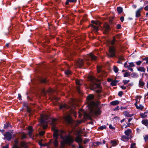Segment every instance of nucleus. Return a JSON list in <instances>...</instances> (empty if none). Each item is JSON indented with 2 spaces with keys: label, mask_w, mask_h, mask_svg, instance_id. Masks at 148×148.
I'll return each mask as SVG.
<instances>
[{
  "label": "nucleus",
  "mask_w": 148,
  "mask_h": 148,
  "mask_svg": "<svg viewBox=\"0 0 148 148\" xmlns=\"http://www.w3.org/2000/svg\"><path fill=\"white\" fill-rule=\"evenodd\" d=\"M88 79L91 80V83L90 84V88L93 90H95V89L97 93L101 92V88L99 84H97L96 81L98 80L95 78L93 76H90L88 77Z\"/></svg>",
  "instance_id": "nucleus-1"
},
{
  "label": "nucleus",
  "mask_w": 148,
  "mask_h": 148,
  "mask_svg": "<svg viewBox=\"0 0 148 148\" xmlns=\"http://www.w3.org/2000/svg\"><path fill=\"white\" fill-rule=\"evenodd\" d=\"M56 120L55 119H53L52 120V130L54 131L53 133V138L55 139V141L53 142L54 146L55 147H57L58 146V143L57 140L58 136L59 135V131L56 128L55 126L56 124Z\"/></svg>",
  "instance_id": "nucleus-2"
},
{
  "label": "nucleus",
  "mask_w": 148,
  "mask_h": 148,
  "mask_svg": "<svg viewBox=\"0 0 148 148\" xmlns=\"http://www.w3.org/2000/svg\"><path fill=\"white\" fill-rule=\"evenodd\" d=\"M59 132V135L61 136V138L64 139V142L66 144L70 145L73 142L74 140L73 137L72 136H71L70 134L67 136L63 137V135L65 134V132L62 130L60 131Z\"/></svg>",
  "instance_id": "nucleus-3"
},
{
  "label": "nucleus",
  "mask_w": 148,
  "mask_h": 148,
  "mask_svg": "<svg viewBox=\"0 0 148 148\" xmlns=\"http://www.w3.org/2000/svg\"><path fill=\"white\" fill-rule=\"evenodd\" d=\"M90 105L92 107L91 112H93L95 115H100L101 112L98 107V104L94 101H92L90 103Z\"/></svg>",
  "instance_id": "nucleus-4"
},
{
  "label": "nucleus",
  "mask_w": 148,
  "mask_h": 148,
  "mask_svg": "<svg viewBox=\"0 0 148 148\" xmlns=\"http://www.w3.org/2000/svg\"><path fill=\"white\" fill-rule=\"evenodd\" d=\"M116 49L114 46H110L109 53H107V56L110 58L114 57L116 55Z\"/></svg>",
  "instance_id": "nucleus-5"
},
{
  "label": "nucleus",
  "mask_w": 148,
  "mask_h": 148,
  "mask_svg": "<svg viewBox=\"0 0 148 148\" xmlns=\"http://www.w3.org/2000/svg\"><path fill=\"white\" fill-rule=\"evenodd\" d=\"M91 22L92 24L90 25V26L93 28L94 30L97 32L99 29L98 27L100 25L101 23L98 21H92Z\"/></svg>",
  "instance_id": "nucleus-6"
},
{
  "label": "nucleus",
  "mask_w": 148,
  "mask_h": 148,
  "mask_svg": "<svg viewBox=\"0 0 148 148\" xmlns=\"http://www.w3.org/2000/svg\"><path fill=\"white\" fill-rule=\"evenodd\" d=\"M50 119L47 115L42 114L41 116L40 119V123L43 124L45 123H47L50 121Z\"/></svg>",
  "instance_id": "nucleus-7"
},
{
  "label": "nucleus",
  "mask_w": 148,
  "mask_h": 148,
  "mask_svg": "<svg viewBox=\"0 0 148 148\" xmlns=\"http://www.w3.org/2000/svg\"><path fill=\"white\" fill-rule=\"evenodd\" d=\"M4 138L8 141L11 140L12 138V134L9 132H6L4 135Z\"/></svg>",
  "instance_id": "nucleus-8"
},
{
  "label": "nucleus",
  "mask_w": 148,
  "mask_h": 148,
  "mask_svg": "<svg viewBox=\"0 0 148 148\" xmlns=\"http://www.w3.org/2000/svg\"><path fill=\"white\" fill-rule=\"evenodd\" d=\"M64 119L69 124H71L74 122L70 115H68L65 116Z\"/></svg>",
  "instance_id": "nucleus-9"
},
{
  "label": "nucleus",
  "mask_w": 148,
  "mask_h": 148,
  "mask_svg": "<svg viewBox=\"0 0 148 148\" xmlns=\"http://www.w3.org/2000/svg\"><path fill=\"white\" fill-rule=\"evenodd\" d=\"M143 9V7H141L136 11L135 12L136 17L138 18L140 16H141V13Z\"/></svg>",
  "instance_id": "nucleus-10"
},
{
  "label": "nucleus",
  "mask_w": 148,
  "mask_h": 148,
  "mask_svg": "<svg viewBox=\"0 0 148 148\" xmlns=\"http://www.w3.org/2000/svg\"><path fill=\"white\" fill-rule=\"evenodd\" d=\"M75 141L78 144H81L82 142V139L80 135L77 136L75 138Z\"/></svg>",
  "instance_id": "nucleus-11"
},
{
  "label": "nucleus",
  "mask_w": 148,
  "mask_h": 148,
  "mask_svg": "<svg viewBox=\"0 0 148 148\" xmlns=\"http://www.w3.org/2000/svg\"><path fill=\"white\" fill-rule=\"evenodd\" d=\"M84 64V62L83 60L79 59L77 61L76 65L78 67L81 68L83 66Z\"/></svg>",
  "instance_id": "nucleus-12"
},
{
  "label": "nucleus",
  "mask_w": 148,
  "mask_h": 148,
  "mask_svg": "<svg viewBox=\"0 0 148 148\" xmlns=\"http://www.w3.org/2000/svg\"><path fill=\"white\" fill-rule=\"evenodd\" d=\"M136 102L135 103L134 105L136 107V108L138 110H142L144 108V106L141 104H139V106H138L137 104V102L138 101V99L136 100Z\"/></svg>",
  "instance_id": "nucleus-13"
},
{
  "label": "nucleus",
  "mask_w": 148,
  "mask_h": 148,
  "mask_svg": "<svg viewBox=\"0 0 148 148\" xmlns=\"http://www.w3.org/2000/svg\"><path fill=\"white\" fill-rule=\"evenodd\" d=\"M132 132V130L130 129H127V130L125 131V134L127 136L131 137V136H130Z\"/></svg>",
  "instance_id": "nucleus-14"
},
{
  "label": "nucleus",
  "mask_w": 148,
  "mask_h": 148,
  "mask_svg": "<svg viewBox=\"0 0 148 148\" xmlns=\"http://www.w3.org/2000/svg\"><path fill=\"white\" fill-rule=\"evenodd\" d=\"M88 56L92 61H95L97 59L96 57L92 53H90Z\"/></svg>",
  "instance_id": "nucleus-15"
},
{
  "label": "nucleus",
  "mask_w": 148,
  "mask_h": 148,
  "mask_svg": "<svg viewBox=\"0 0 148 148\" xmlns=\"http://www.w3.org/2000/svg\"><path fill=\"white\" fill-rule=\"evenodd\" d=\"M14 144L12 147V148H20L18 146V140L17 139H15L14 141Z\"/></svg>",
  "instance_id": "nucleus-16"
},
{
  "label": "nucleus",
  "mask_w": 148,
  "mask_h": 148,
  "mask_svg": "<svg viewBox=\"0 0 148 148\" xmlns=\"http://www.w3.org/2000/svg\"><path fill=\"white\" fill-rule=\"evenodd\" d=\"M118 141L117 140H111L110 141V143L112 146H115L117 145Z\"/></svg>",
  "instance_id": "nucleus-17"
},
{
  "label": "nucleus",
  "mask_w": 148,
  "mask_h": 148,
  "mask_svg": "<svg viewBox=\"0 0 148 148\" xmlns=\"http://www.w3.org/2000/svg\"><path fill=\"white\" fill-rule=\"evenodd\" d=\"M71 108V107L69 106L66 105V104H64L61 105L60 106V108L62 109V108H64L65 109H69Z\"/></svg>",
  "instance_id": "nucleus-18"
},
{
  "label": "nucleus",
  "mask_w": 148,
  "mask_h": 148,
  "mask_svg": "<svg viewBox=\"0 0 148 148\" xmlns=\"http://www.w3.org/2000/svg\"><path fill=\"white\" fill-rule=\"evenodd\" d=\"M148 114V112H145L143 113H141L140 115L141 117L143 118H145L147 116V115Z\"/></svg>",
  "instance_id": "nucleus-19"
},
{
  "label": "nucleus",
  "mask_w": 148,
  "mask_h": 148,
  "mask_svg": "<svg viewBox=\"0 0 148 148\" xmlns=\"http://www.w3.org/2000/svg\"><path fill=\"white\" fill-rule=\"evenodd\" d=\"M142 123L145 126L148 127V120L147 119H144L142 121Z\"/></svg>",
  "instance_id": "nucleus-20"
},
{
  "label": "nucleus",
  "mask_w": 148,
  "mask_h": 148,
  "mask_svg": "<svg viewBox=\"0 0 148 148\" xmlns=\"http://www.w3.org/2000/svg\"><path fill=\"white\" fill-rule=\"evenodd\" d=\"M123 114L125 116L127 117H131L133 116V114H130L127 111H124L123 112Z\"/></svg>",
  "instance_id": "nucleus-21"
},
{
  "label": "nucleus",
  "mask_w": 148,
  "mask_h": 148,
  "mask_svg": "<svg viewBox=\"0 0 148 148\" xmlns=\"http://www.w3.org/2000/svg\"><path fill=\"white\" fill-rule=\"evenodd\" d=\"M104 28L106 32L108 31L110 29L109 26V25L106 23H105L104 24Z\"/></svg>",
  "instance_id": "nucleus-22"
},
{
  "label": "nucleus",
  "mask_w": 148,
  "mask_h": 148,
  "mask_svg": "<svg viewBox=\"0 0 148 148\" xmlns=\"http://www.w3.org/2000/svg\"><path fill=\"white\" fill-rule=\"evenodd\" d=\"M119 101L118 100H115L113 101L110 102V104L112 106H115L119 104Z\"/></svg>",
  "instance_id": "nucleus-23"
},
{
  "label": "nucleus",
  "mask_w": 148,
  "mask_h": 148,
  "mask_svg": "<svg viewBox=\"0 0 148 148\" xmlns=\"http://www.w3.org/2000/svg\"><path fill=\"white\" fill-rule=\"evenodd\" d=\"M121 137L123 141H127L130 138H132V137H130L127 136H123Z\"/></svg>",
  "instance_id": "nucleus-24"
},
{
  "label": "nucleus",
  "mask_w": 148,
  "mask_h": 148,
  "mask_svg": "<svg viewBox=\"0 0 148 148\" xmlns=\"http://www.w3.org/2000/svg\"><path fill=\"white\" fill-rule=\"evenodd\" d=\"M94 98V96L93 95L90 94L88 95L86 98L88 100H90Z\"/></svg>",
  "instance_id": "nucleus-25"
},
{
  "label": "nucleus",
  "mask_w": 148,
  "mask_h": 148,
  "mask_svg": "<svg viewBox=\"0 0 148 148\" xmlns=\"http://www.w3.org/2000/svg\"><path fill=\"white\" fill-rule=\"evenodd\" d=\"M137 70L140 72H145V69L144 67L140 66L137 68Z\"/></svg>",
  "instance_id": "nucleus-26"
},
{
  "label": "nucleus",
  "mask_w": 148,
  "mask_h": 148,
  "mask_svg": "<svg viewBox=\"0 0 148 148\" xmlns=\"http://www.w3.org/2000/svg\"><path fill=\"white\" fill-rule=\"evenodd\" d=\"M119 82V81L114 80L111 82V85L112 86H115Z\"/></svg>",
  "instance_id": "nucleus-27"
},
{
  "label": "nucleus",
  "mask_w": 148,
  "mask_h": 148,
  "mask_svg": "<svg viewBox=\"0 0 148 148\" xmlns=\"http://www.w3.org/2000/svg\"><path fill=\"white\" fill-rule=\"evenodd\" d=\"M20 145L22 147H27L26 143L24 141H21L20 143Z\"/></svg>",
  "instance_id": "nucleus-28"
},
{
  "label": "nucleus",
  "mask_w": 148,
  "mask_h": 148,
  "mask_svg": "<svg viewBox=\"0 0 148 148\" xmlns=\"http://www.w3.org/2000/svg\"><path fill=\"white\" fill-rule=\"evenodd\" d=\"M76 83L77 85H81L82 84V81L81 80H76Z\"/></svg>",
  "instance_id": "nucleus-29"
},
{
  "label": "nucleus",
  "mask_w": 148,
  "mask_h": 148,
  "mask_svg": "<svg viewBox=\"0 0 148 148\" xmlns=\"http://www.w3.org/2000/svg\"><path fill=\"white\" fill-rule=\"evenodd\" d=\"M117 11L119 14H121L123 11V8L121 7H118L117 8Z\"/></svg>",
  "instance_id": "nucleus-30"
},
{
  "label": "nucleus",
  "mask_w": 148,
  "mask_h": 148,
  "mask_svg": "<svg viewBox=\"0 0 148 148\" xmlns=\"http://www.w3.org/2000/svg\"><path fill=\"white\" fill-rule=\"evenodd\" d=\"M131 75L133 78H137L138 77V74L136 73H133L131 74Z\"/></svg>",
  "instance_id": "nucleus-31"
},
{
  "label": "nucleus",
  "mask_w": 148,
  "mask_h": 148,
  "mask_svg": "<svg viewBox=\"0 0 148 148\" xmlns=\"http://www.w3.org/2000/svg\"><path fill=\"white\" fill-rule=\"evenodd\" d=\"M113 70L115 73H117L119 71L118 68L115 66H113Z\"/></svg>",
  "instance_id": "nucleus-32"
},
{
  "label": "nucleus",
  "mask_w": 148,
  "mask_h": 148,
  "mask_svg": "<svg viewBox=\"0 0 148 148\" xmlns=\"http://www.w3.org/2000/svg\"><path fill=\"white\" fill-rule=\"evenodd\" d=\"M145 83L143 81L140 80L139 82V85L140 87H143L145 85Z\"/></svg>",
  "instance_id": "nucleus-33"
},
{
  "label": "nucleus",
  "mask_w": 148,
  "mask_h": 148,
  "mask_svg": "<svg viewBox=\"0 0 148 148\" xmlns=\"http://www.w3.org/2000/svg\"><path fill=\"white\" fill-rule=\"evenodd\" d=\"M128 68H129L131 67H134L135 65L133 62H130L128 63Z\"/></svg>",
  "instance_id": "nucleus-34"
},
{
  "label": "nucleus",
  "mask_w": 148,
  "mask_h": 148,
  "mask_svg": "<svg viewBox=\"0 0 148 148\" xmlns=\"http://www.w3.org/2000/svg\"><path fill=\"white\" fill-rule=\"evenodd\" d=\"M21 139L22 140L23 139L26 138L27 136L26 134L23 133L21 134Z\"/></svg>",
  "instance_id": "nucleus-35"
},
{
  "label": "nucleus",
  "mask_w": 148,
  "mask_h": 148,
  "mask_svg": "<svg viewBox=\"0 0 148 148\" xmlns=\"http://www.w3.org/2000/svg\"><path fill=\"white\" fill-rule=\"evenodd\" d=\"M40 81L42 83H46L47 81L46 79L42 78L40 79Z\"/></svg>",
  "instance_id": "nucleus-36"
},
{
  "label": "nucleus",
  "mask_w": 148,
  "mask_h": 148,
  "mask_svg": "<svg viewBox=\"0 0 148 148\" xmlns=\"http://www.w3.org/2000/svg\"><path fill=\"white\" fill-rule=\"evenodd\" d=\"M32 132H33V130H31V131H29V132H28L29 136V137L30 138H32L33 137V135H32Z\"/></svg>",
  "instance_id": "nucleus-37"
},
{
  "label": "nucleus",
  "mask_w": 148,
  "mask_h": 148,
  "mask_svg": "<svg viewBox=\"0 0 148 148\" xmlns=\"http://www.w3.org/2000/svg\"><path fill=\"white\" fill-rule=\"evenodd\" d=\"M130 73L128 72H125L124 73V77H128L130 76Z\"/></svg>",
  "instance_id": "nucleus-38"
},
{
  "label": "nucleus",
  "mask_w": 148,
  "mask_h": 148,
  "mask_svg": "<svg viewBox=\"0 0 148 148\" xmlns=\"http://www.w3.org/2000/svg\"><path fill=\"white\" fill-rule=\"evenodd\" d=\"M130 80H124L123 81V82L124 83V85H126L129 82H130Z\"/></svg>",
  "instance_id": "nucleus-39"
},
{
  "label": "nucleus",
  "mask_w": 148,
  "mask_h": 148,
  "mask_svg": "<svg viewBox=\"0 0 148 148\" xmlns=\"http://www.w3.org/2000/svg\"><path fill=\"white\" fill-rule=\"evenodd\" d=\"M118 59L119 60H120L121 61H123V60H124V58L123 56H120L118 57Z\"/></svg>",
  "instance_id": "nucleus-40"
},
{
  "label": "nucleus",
  "mask_w": 148,
  "mask_h": 148,
  "mask_svg": "<svg viewBox=\"0 0 148 148\" xmlns=\"http://www.w3.org/2000/svg\"><path fill=\"white\" fill-rule=\"evenodd\" d=\"M116 41V40L115 37L114 36L113 37V39L111 42V44L112 45H114V44L115 42Z\"/></svg>",
  "instance_id": "nucleus-41"
},
{
  "label": "nucleus",
  "mask_w": 148,
  "mask_h": 148,
  "mask_svg": "<svg viewBox=\"0 0 148 148\" xmlns=\"http://www.w3.org/2000/svg\"><path fill=\"white\" fill-rule=\"evenodd\" d=\"M106 125H103L101 126H100L99 127V128L102 130L104 129H106Z\"/></svg>",
  "instance_id": "nucleus-42"
},
{
  "label": "nucleus",
  "mask_w": 148,
  "mask_h": 148,
  "mask_svg": "<svg viewBox=\"0 0 148 148\" xmlns=\"http://www.w3.org/2000/svg\"><path fill=\"white\" fill-rule=\"evenodd\" d=\"M66 144L63 141V142H62L61 143V147L62 148H64L65 147V145Z\"/></svg>",
  "instance_id": "nucleus-43"
},
{
  "label": "nucleus",
  "mask_w": 148,
  "mask_h": 148,
  "mask_svg": "<svg viewBox=\"0 0 148 148\" xmlns=\"http://www.w3.org/2000/svg\"><path fill=\"white\" fill-rule=\"evenodd\" d=\"M89 141V139L88 138H85L83 141V143L84 144H86Z\"/></svg>",
  "instance_id": "nucleus-44"
},
{
  "label": "nucleus",
  "mask_w": 148,
  "mask_h": 148,
  "mask_svg": "<svg viewBox=\"0 0 148 148\" xmlns=\"http://www.w3.org/2000/svg\"><path fill=\"white\" fill-rule=\"evenodd\" d=\"M130 148H136L135 143H133L131 144Z\"/></svg>",
  "instance_id": "nucleus-45"
},
{
  "label": "nucleus",
  "mask_w": 148,
  "mask_h": 148,
  "mask_svg": "<svg viewBox=\"0 0 148 148\" xmlns=\"http://www.w3.org/2000/svg\"><path fill=\"white\" fill-rule=\"evenodd\" d=\"M65 73L66 75H69L71 73V72L69 70H66L65 71Z\"/></svg>",
  "instance_id": "nucleus-46"
},
{
  "label": "nucleus",
  "mask_w": 148,
  "mask_h": 148,
  "mask_svg": "<svg viewBox=\"0 0 148 148\" xmlns=\"http://www.w3.org/2000/svg\"><path fill=\"white\" fill-rule=\"evenodd\" d=\"M142 60H145L146 61V63L147 64H148V58L146 57L145 58H143L142 59Z\"/></svg>",
  "instance_id": "nucleus-47"
},
{
  "label": "nucleus",
  "mask_w": 148,
  "mask_h": 148,
  "mask_svg": "<svg viewBox=\"0 0 148 148\" xmlns=\"http://www.w3.org/2000/svg\"><path fill=\"white\" fill-rule=\"evenodd\" d=\"M9 126V124L8 123H6L4 125V127L5 128H8Z\"/></svg>",
  "instance_id": "nucleus-48"
},
{
  "label": "nucleus",
  "mask_w": 148,
  "mask_h": 148,
  "mask_svg": "<svg viewBox=\"0 0 148 148\" xmlns=\"http://www.w3.org/2000/svg\"><path fill=\"white\" fill-rule=\"evenodd\" d=\"M100 92L97 93L98 94L97 95V99H99L101 98L102 95L100 94Z\"/></svg>",
  "instance_id": "nucleus-49"
},
{
  "label": "nucleus",
  "mask_w": 148,
  "mask_h": 148,
  "mask_svg": "<svg viewBox=\"0 0 148 148\" xmlns=\"http://www.w3.org/2000/svg\"><path fill=\"white\" fill-rule=\"evenodd\" d=\"M144 139L145 141H147L148 140V135H146L145 136Z\"/></svg>",
  "instance_id": "nucleus-50"
},
{
  "label": "nucleus",
  "mask_w": 148,
  "mask_h": 148,
  "mask_svg": "<svg viewBox=\"0 0 148 148\" xmlns=\"http://www.w3.org/2000/svg\"><path fill=\"white\" fill-rule=\"evenodd\" d=\"M45 131H42L39 132V134L40 136H42L45 134Z\"/></svg>",
  "instance_id": "nucleus-51"
},
{
  "label": "nucleus",
  "mask_w": 148,
  "mask_h": 148,
  "mask_svg": "<svg viewBox=\"0 0 148 148\" xmlns=\"http://www.w3.org/2000/svg\"><path fill=\"white\" fill-rule=\"evenodd\" d=\"M142 63V61H139L138 62H136V64L138 65H140Z\"/></svg>",
  "instance_id": "nucleus-52"
},
{
  "label": "nucleus",
  "mask_w": 148,
  "mask_h": 148,
  "mask_svg": "<svg viewBox=\"0 0 148 148\" xmlns=\"http://www.w3.org/2000/svg\"><path fill=\"white\" fill-rule=\"evenodd\" d=\"M121 27V25L118 24L116 25V28L118 29H120Z\"/></svg>",
  "instance_id": "nucleus-53"
},
{
  "label": "nucleus",
  "mask_w": 148,
  "mask_h": 148,
  "mask_svg": "<svg viewBox=\"0 0 148 148\" xmlns=\"http://www.w3.org/2000/svg\"><path fill=\"white\" fill-rule=\"evenodd\" d=\"M124 66L125 67L128 68V64H127V62H125L124 63Z\"/></svg>",
  "instance_id": "nucleus-54"
},
{
  "label": "nucleus",
  "mask_w": 148,
  "mask_h": 148,
  "mask_svg": "<svg viewBox=\"0 0 148 148\" xmlns=\"http://www.w3.org/2000/svg\"><path fill=\"white\" fill-rule=\"evenodd\" d=\"M120 20L121 22H123L124 20V17L122 16L120 18Z\"/></svg>",
  "instance_id": "nucleus-55"
},
{
  "label": "nucleus",
  "mask_w": 148,
  "mask_h": 148,
  "mask_svg": "<svg viewBox=\"0 0 148 148\" xmlns=\"http://www.w3.org/2000/svg\"><path fill=\"white\" fill-rule=\"evenodd\" d=\"M109 127L110 129L112 130L114 129V127L112 126V125H110Z\"/></svg>",
  "instance_id": "nucleus-56"
},
{
  "label": "nucleus",
  "mask_w": 148,
  "mask_h": 148,
  "mask_svg": "<svg viewBox=\"0 0 148 148\" xmlns=\"http://www.w3.org/2000/svg\"><path fill=\"white\" fill-rule=\"evenodd\" d=\"M123 93L122 91H120L118 93V95L119 96H121L122 95Z\"/></svg>",
  "instance_id": "nucleus-57"
},
{
  "label": "nucleus",
  "mask_w": 148,
  "mask_h": 148,
  "mask_svg": "<svg viewBox=\"0 0 148 148\" xmlns=\"http://www.w3.org/2000/svg\"><path fill=\"white\" fill-rule=\"evenodd\" d=\"M121 87L123 90H125L126 89V87L124 86H121Z\"/></svg>",
  "instance_id": "nucleus-58"
},
{
  "label": "nucleus",
  "mask_w": 148,
  "mask_h": 148,
  "mask_svg": "<svg viewBox=\"0 0 148 148\" xmlns=\"http://www.w3.org/2000/svg\"><path fill=\"white\" fill-rule=\"evenodd\" d=\"M97 71L98 73H100L101 71V69L100 68L97 67Z\"/></svg>",
  "instance_id": "nucleus-59"
},
{
  "label": "nucleus",
  "mask_w": 148,
  "mask_h": 148,
  "mask_svg": "<svg viewBox=\"0 0 148 148\" xmlns=\"http://www.w3.org/2000/svg\"><path fill=\"white\" fill-rule=\"evenodd\" d=\"M47 126H48L47 125H44L43 126V129H46L47 127Z\"/></svg>",
  "instance_id": "nucleus-60"
},
{
  "label": "nucleus",
  "mask_w": 148,
  "mask_h": 148,
  "mask_svg": "<svg viewBox=\"0 0 148 148\" xmlns=\"http://www.w3.org/2000/svg\"><path fill=\"white\" fill-rule=\"evenodd\" d=\"M28 130H29V131L33 130L32 127L31 126L29 127L28 128Z\"/></svg>",
  "instance_id": "nucleus-61"
},
{
  "label": "nucleus",
  "mask_w": 148,
  "mask_h": 148,
  "mask_svg": "<svg viewBox=\"0 0 148 148\" xmlns=\"http://www.w3.org/2000/svg\"><path fill=\"white\" fill-rule=\"evenodd\" d=\"M144 9L146 11H148V5L146 6L145 7Z\"/></svg>",
  "instance_id": "nucleus-62"
},
{
  "label": "nucleus",
  "mask_w": 148,
  "mask_h": 148,
  "mask_svg": "<svg viewBox=\"0 0 148 148\" xmlns=\"http://www.w3.org/2000/svg\"><path fill=\"white\" fill-rule=\"evenodd\" d=\"M79 145V148H84V147L82 145H81V144H78Z\"/></svg>",
  "instance_id": "nucleus-63"
},
{
  "label": "nucleus",
  "mask_w": 148,
  "mask_h": 148,
  "mask_svg": "<svg viewBox=\"0 0 148 148\" xmlns=\"http://www.w3.org/2000/svg\"><path fill=\"white\" fill-rule=\"evenodd\" d=\"M79 116H78L79 118H81L82 117V114L81 113L79 112H78Z\"/></svg>",
  "instance_id": "nucleus-64"
}]
</instances>
